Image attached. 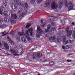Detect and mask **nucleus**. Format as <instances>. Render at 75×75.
I'll use <instances>...</instances> for the list:
<instances>
[{
    "instance_id": "f257e3e1",
    "label": "nucleus",
    "mask_w": 75,
    "mask_h": 75,
    "mask_svg": "<svg viewBox=\"0 0 75 75\" xmlns=\"http://www.w3.org/2000/svg\"><path fill=\"white\" fill-rule=\"evenodd\" d=\"M14 2L17 5H19L20 6H23L24 8H27L28 7V4L27 3H23L21 2L20 0H15Z\"/></svg>"
},
{
    "instance_id": "f03ea898",
    "label": "nucleus",
    "mask_w": 75,
    "mask_h": 75,
    "mask_svg": "<svg viewBox=\"0 0 75 75\" xmlns=\"http://www.w3.org/2000/svg\"><path fill=\"white\" fill-rule=\"evenodd\" d=\"M29 35H33V29L32 28L29 29L28 30L25 32V34L24 35L28 41H30L31 40V38L28 36Z\"/></svg>"
},
{
    "instance_id": "7ed1b4c3",
    "label": "nucleus",
    "mask_w": 75,
    "mask_h": 75,
    "mask_svg": "<svg viewBox=\"0 0 75 75\" xmlns=\"http://www.w3.org/2000/svg\"><path fill=\"white\" fill-rule=\"evenodd\" d=\"M65 6L66 7H68V6H69L68 8L69 11L70 10H73L74 5H73V4H72L71 2H70L68 4L67 2H66L65 4Z\"/></svg>"
},
{
    "instance_id": "20e7f679",
    "label": "nucleus",
    "mask_w": 75,
    "mask_h": 75,
    "mask_svg": "<svg viewBox=\"0 0 75 75\" xmlns=\"http://www.w3.org/2000/svg\"><path fill=\"white\" fill-rule=\"evenodd\" d=\"M62 40H63V42H65L66 40V37H65V36H64L61 38L59 37H57V40L58 42H61Z\"/></svg>"
},
{
    "instance_id": "39448f33",
    "label": "nucleus",
    "mask_w": 75,
    "mask_h": 75,
    "mask_svg": "<svg viewBox=\"0 0 75 75\" xmlns=\"http://www.w3.org/2000/svg\"><path fill=\"white\" fill-rule=\"evenodd\" d=\"M47 30L45 29V31L46 33H48V32H52L53 31L55 30V28H52L50 31V29L51 28V25H48L47 26Z\"/></svg>"
},
{
    "instance_id": "423d86ee",
    "label": "nucleus",
    "mask_w": 75,
    "mask_h": 75,
    "mask_svg": "<svg viewBox=\"0 0 75 75\" xmlns=\"http://www.w3.org/2000/svg\"><path fill=\"white\" fill-rule=\"evenodd\" d=\"M10 51L14 56H19V55H21V54L22 53V52L20 53L17 52L15 50H10Z\"/></svg>"
},
{
    "instance_id": "0eeeda50",
    "label": "nucleus",
    "mask_w": 75,
    "mask_h": 75,
    "mask_svg": "<svg viewBox=\"0 0 75 75\" xmlns=\"http://www.w3.org/2000/svg\"><path fill=\"white\" fill-rule=\"evenodd\" d=\"M18 35L15 36V37L16 38L17 41H18L20 40V36H23L24 35V33L21 32H18Z\"/></svg>"
},
{
    "instance_id": "6e6552de",
    "label": "nucleus",
    "mask_w": 75,
    "mask_h": 75,
    "mask_svg": "<svg viewBox=\"0 0 75 75\" xmlns=\"http://www.w3.org/2000/svg\"><path fill=\"white\" fill-rule=\"evenodd\" d=\"M63 5V3L59 1V5L57 6V10H60L62 8Z\"/></svg>"
},
{
    "instance_id": "1a4fd4ad",
    "label": "nucleus",
    "mask_w": 75,
    "mask_h": 75,
    "mask_svg": "<svg viewBox=\"0 0 75 75\" xmlns=\"http://www.w3.org/2000/svg\"><path fill=\"white\" fill-rule=\"evenodd\" d=\"M41 56H42V53H38L37 54V55H36V53H35L33 54V56L32 57H33V59H34V58H36L37 57H40Z\"/></svg>"
},
{
    "instance_id": "9d476101",
    "label": "nucleus",
    "mask_w": 75,
    "mask_h": 75,
    "mask_svg": "<svg viewBox=\"0 0 75 75\" xmlns=\"http://www.w3.org/2000/svg\"><path fill=\"white\" fill-rule=\"evenodd\" d=\"M66 32L67 33V35L68 37H71V34H72V32L71 31H69V28H67Z\"/></svg>"
},
{
    "instance_id": "9b49d317",
    "label": "nucleus",
    "mask_w": 75,
    "mask_h": 75,
    "mask_svg": "<svg viewBox=\"0 0 75 75\" xmlns=\"http://www.w3.org/2000/svg\"><path fill=\"white\" fill-rule=\"evenodd\" d=\"M51 7L53 9H55L57 8V4L56 2L53 1L51 4Z\"/></svg>"
},
{
    "instance_id": "f8f14e48",
    "label": "nucleus",
    "mask_w": 75,
    "mask_h": 75,
    "mask_svg": "<svg viewBox=\"0 0 75 75\" xmlns=\"http://www.w3.org/2000/svg\"><path fill=\"white\" fill-rule=\"evenodd\" d=\"M3 21H4L5 23H7V22H9L10 21L11 23H12V22L13 21V20H11L10 19H8L6 18H5L3 19Z\"/></svg>"
},
{
    "instance_id": "ddd939ff",
    "label": "nucleus",
    "mask_w": 75,
    "mask_h": 75,
    "mask_svg": "<svg viewBox=\"0 0 75 75\" xmlns=\"http://www.w3.org/2000/svg\"><path fill=\"white\" fill-rule=\"evenodd\" d=\"M37 32L38 33H40V34H42V31L41 29V28L39 26H37Z\"/></svg>"
},
{
    "instance_id": "4468645a",
    "label": "nucleus",
    "mask_w": 75,
    "mask_h": 75,
    "mask_svg": "<svg viewBox=\"0 0 75 75\" xmlns=\"http://www.w3.org/2000/svg\"><path fill=\"white\" fill-rule=\"evenodd\" d=\"M10 6L13 10H14V9H15L16 10H17V7L16 5L12 3L11 4Z\"/></svg>"
},
{
    "instance_id": "2eb2a0df",
    "label": "nucleus",
    "mask_w": 75,
    "mask_h": 75,
    "mask_svg": "<svg viewBox=\"0 0 75 75\" xmlns=\"http://www.w3.org/2000/svg\"><path fill=\"white\" fill-rule=\"evenodd\" d=\"M3 46L6 50H9V46L7 43H4Z\"/></svg>"
},
{
    "instance_id": "dca6fc26",
    "label": "nucleus",
    "mask_w": 75,
    "mask_h": 75,
    "mask_svg": "<svg viewBox=\"0 0 75 75\" xmlns=\"http://www.w3.org/2000/svg\"><path fill=\"white\" fill-rule=\"evenodd\" d=\"M56 39L55 38V36H54L52 37H50L49 38V40L50 41H52V40H53V41H55Z\"/></svg>"
},
{
    "instance_id": "f3484780",
    "label": "nucleus",
    "mask_w": 75,
    "mask_h": 75,
    "mask_svg": "<svg viewBox=\"0 0 75 75\" xmlns=\"http://www.w3.org/2000/svg\"><path fill=\"white\" fill-rule=\"evenodd\" d=\"M11 18L12 19L15 20L17 18V16H16V14H12L11 16Z\"/></svg>"
},
{
    "instance_id": "a211bd4d",
    "label": "nucleus",
    "mask_w": 75,
    "mask_h": 75,
    "mask_svg": "<svg viewBox=\"0 0 75 75\" xmlns=\"http://www.w3.org/2000/svg\"><path fill=\"white\" fill-rule=\"evenodd\" d=\"M50 0H47L45 5L46 7H48V6H50Z\"/></svg>"
},
{
    "instance_id": "6ab92c4d",
    "label": "nucleus",
    "mask_w": 75,
    "mask_h": 75,
    "mask_svg": "<svg viewBox=\"0 0 75 75\" xmlns=\"http://www.w3.org/2000/svg\"><path fill=\"white\" fill-rule=\"evenodd\" d=\"M24 16H25V13H23L22 14H21L19 16V20L22 19V18L24 17Z\"/></svg>"
},
{
    "instance_id": "aec40b11",
    "label": "nucleus",
    "mask_w": 75,
    "mask_h": 75,
    "mask_svg": "<svg viewBox=\"0 0 75 75\" xmlns=\"http://www.w3.org/2000/svg\"><path fill=\"white\" fill-rule=\"evenodd\" d=\"M41 24H40V25L42 27H44V26L45 25V23L44 22H43V21L42 20H41Z\"/></svg>"
},
{
    "instance_id": "412c9836",
    "label": "nucleus",
    "mask_w": 75,
    "mask_h": 75,
    "mask_svg": "<svg viewBox=\"0 0 75 75\" xmlns=\"http://www.w3.org/2000/svg\"><path fill=\"white\" fill-rule=\"evenodd\" d=\"M72 42V40H68L65 42V44H70Z\"/></svg>"
},
{
    "instance_id": "4be33fe9",
    "label": "nucleus",
    "mask_w": 75,
    "mask_h": 75,
    "mask_svg": "<svg viewBox=\"0 0 75 75\" xmlns=\"http://www.w3.org/2000/svg\"><path fill=\"white\" fill-rule=\"evenodd\" d=\"M22 41L24 42H27V41H26V39L25 38L23 37H22L21 38Z\"/></svg>"
},
{
    "instance_id": "5701e85b",
    "label": "nucleus",
    "mask_w": 75,
    "mask_h": 75,
    "mask_svg": "<svg viewBox=\"0 0 75 75\" xmlns=\"http://www.w3.org/2000/svg\"><path fill=\"white\" fill-rule=\"evenodd\" d=\"M9 42H10L11 44V45H14V42L11 40L10 39L9 40Z\"/></svg>"
},
{
    "instance_id": "b1692460",
    "label": "nucleus",
    "mask_w": 75,
    "mask_h": 75,
    "mask_svg": "<svg viewBox=\"0 0 75 75\" xmlns=\"http://www.w3.org/2000/svg\"><path fill=\"white\" fill-rule=\"evenodd\" d=\"M7 11H5L3 13L4 16H7Z\"/></svg>"
},
{
    "instance_id": "393cba45",
    "label": "nucleus",
    "mask_w": 75,
    "mask_h": 75,
    "mask_svg": "<svg viewBox=\"0 0 75 75\" xmlns=\"http://www.w3.org/2000/svg\"><path fill=\"white\" fill-rule=\"evenodd\" d=\"M71 45H67L65 46V48H67V49L68 48H71Z\"/></svg>"
},
{
    "instance_id": "a878e982",
    "label": "nucleus",
    "mask_w": 75,
    "mask_h": 75,
    "mask_svg": "<svg viewBox=\"0 0 75 75\" xmlns=\"http://www.w3.org/2000/svg\"><path fill=\"white\" fill-rule=\"evenodd\" d=\"M2 7H3L4 8V9H5V8H6L7 7V5L6 4H3V6Z\"/></svg>"
},
{
    "instance_id": "bb28decb",
    "label": "nucleus",
    "mask_w": 75,
    "mask_h": 75,
    "mask_svg": "<svg viewBox=\"0 0 75 75\" xmlns=\"http://www.w3.org/2000/svg\"><path fill=\"white\" fill-rule=\"evenodd\" d=\"M22 11V9L21 8H20L19 9L18 13V14H20L21 13V11Z\"/></svg>"
},
{
    "instance_id": "cd10ccee",
    "label": "nucleus",
    "mask_w": 75,
    "mask_h": 75,
    "mask_svg": "<svg viewBox=\"0 0 75 75\" xmlns=\"http://www.w3.org/2000/svg\"><path fill=\"white\" fill-rule=\"evenodd\" d=\"M30 26H31V24L30 23H28L26 25V28H28V27Z\"/></svg>"
},
{
    "instance_id": "c85d7f7f",
    "label": "nucleus",
    "mask_w": 75,
    "mask_h": 75,
    "mask_svg": "<svg viewBox=\"0 0 75 75\" xmlns=\"http://www.w3.org/2000/svg\"><path fill=\"white\" fill-rule=\"evenodd\" d=\"M35 0H31L30 3L32 4H33L34 2H35Z\"/></svg>"
},
{
    "instance_id": "c756f323",
    "label": "nucleus",
    "mask_w": 75,
    "mask_h": 75,
    "mask_svg": "<svg viewBox=\"0 0 75 75\" xmlns=\"http://www.w3.org/2000/svg\"><path fill=\"white\" fill-rule=\"evenodd\" d=\"M73 38L74 39H75V31H73Z\"/></svg>"
},
{
    "instance_id": "7c9ffc66",
    "label": "nucleus",
    "mask_w": 75,
    "mask_h": 75,
    "mask_svg": "<svg viewBox=\"0 0 75 75\" xmlns=\"http://www.w3.org/2000/svg\"><path fill=\"white\" fill-rule=\"evenodd\" d=\"M6 27V25H1L0 26V28H5Z\"/></svg>"
},
{
    "instance_id": "2f4dec72",
    "label": "nucleus",
    "mask_w": 75,
    "mask_h": 75,
    "mask_svg": "<svg viewBox=\"0 0 75 75\" xmlns=\"http://www.w3.org/2000/svg\"><path fill=\"white\" fill-rule=\"evenodd\" d=\"M4 10V8L3 6H2L0 8V10L1 11H3Z\"/></svg>"
},
{
    "instance_id": "473e14b6",
    "label": "nucleus",
    "mask_w": 75,
    "mask_h": 75,
    "mask_svg": "<svg viewBox=\"0 0 75 75\" xmlns=\"http://www.w3.org/2000/svg\"><path fill=\"white\" fill-rule=\"evenodd\" d=\"M51 65H53L54 64V62H51L49 63Z\"/></svg>"
},
{
    "instance_id": "72a5a7b5",
    "label": "nucleus",
    "mask_w": 75,
    "mask_h": 75,
    "mask_svg": "<svg viewBox=\"0 0 75 75\" xmlns=\"http://www.w3.org/2000/svg\"><path fill=\"white\" fill-rule=\"evenodd\" d=\"M42 1H43V0H38L37 1V3H41Z\"/></svg>"
},
{
    "instance_id": "f704fd0d",
    "label": "nucleus",
    "mask_w": 75,
    "mask_h": 75,
    "mask_svg": "<svg viewBox=\"0 0 75 75\" xmlns=\"http://www.w3.org/2000/svg\"><path fill=\"white\" fill-rule=\"evenodd\" d=\"M50 52H51V51H50V50H47L46 51V52H47V54H49L50 53Z\"/></svg>"
},
{
    "instance_id": "c9c22d12",
    "label": "nucleus",
    "mask_w": 75,
    "mask_h": 75,
    "mask_svg": "<svg viewBox=\"0 0 75 75\" xmlns=\"http://www.w3.org/2000/svg\"><path fill=\"white\" fill-rule=\"evenodd\" d=\"M4 2L5 3L7 4V3H8V1L7 0H4Z\"/></svg>"
},
{
    "instance_id": "e433bc0d",
    "label": "nucleus",
    "mask_w": 75,
    "mask_h": 75,
    "mask_svg": "<svg viewBox=\"0 0 75 75\" xmlns=\"http://www.w3.org/2000/svg\"><path fill=\"white\" fill-rule=\"evenodd\" d=\"M67 61L68 62H70L72 61V60H69L67 59Z\"/></svg>"
},
{
    "instance_id": "4c0bfd02",
    "label": "nucleus",
    "mask_w": 75,
    "mask_h": 75,
    "mask_svg": "<svg viewBox=\"0 0 75 75\" xmlns=\"http://www.w3.org/2000/svg\"><path fill=\"white\" fill-rule=\"evenodd\" d=\"M22 50H23V49L21 48H19L18 50V51H21Z\"/></svg>"
},
{
    "instance_id": "58836bf2",
    "label": "nucleus",
    "mask_w": 75,
    "mask_h": 75,
    "mask_svg": "<svg viewBox=\"0 0 75 75\" xmlns=\"http://www.w3.org/2000/svg\"><path fill=\"white\" fill-rule=\"evenodd\" d=\"M0 14H1V15H2L3 12H2V11H0Z\"/></svg>"
},
{
    "instance_id": "ea45409f",
    "label": "nucleus",
    "mask_w": 75,
    "mask_h": 75,
    "mask_svg": "<svg viewBox=\"0 0 75 75\" xmlns=\"http://www.w3.org/2000/svg\"><path fill=\"white\" fill-rule=\"evenodd\" d=\"M62 24H63V23H65V21L64 20H62Z\"/></svg>"
},
{
    "instance_id": "a19ab883",
    "label": "nucleus",
    "mask_w": 75,
    "mask_h": 75,
    "mask_svg": "<svg viewBox=\"0 0 75 75\" xmlns=\"http://www.w3.org/2000/svg\"><path fill=\"white\" fill-rule=\"evenodd\" d=\"M12 37H14L15 36V33H13L12 34Z\"/></svg>"
},
{
    "instance_id": "79ce46f5",
    "label": "nucleus",
    "mask_w": 75,
    "mask_h": 75,
    "mask_svg": "<svg viewBox=\"0 0 75 75\" xmlns=\"http://www.w3.org/2000/svg\"><path fill=\"white\" fill-rule=\"evenodd\" d=\"M65 46H62V48L64 50H65Z\"/></svg>"
},
{
    "instance_id": "37998d69",
    "label": "nucleus",
    "mask_w": 75,
    "mask_h": 75,
    "mask_svg": "<svg viewBox=\"0 0 75 75\" xmlns=\"http://www.w3.org/2000/svg\"><path fill=\"white\" fill-rule=\"evenodd\" d=\"M58 30H59V29H61V28H60V26H58Z\"/></svg>"
},
{
    "instance_id": "c03bdc74",
    "label": "nucleus",
    "mask_w": 75,
    "mask_h": 75,
    "mask_svg": "<svg viewBox=\"0 0 75 75\" xmlns=\"http://www.w3.org/2000/svg\"><path fill=\"white\" fill-rule=\"evenodd\" d=\"M51 24L52 25H54V24H55L54 23H51Z\"/></svg>"
},
{
    "instance_id": "a18cd8bd",
    "label": "nucleus",
    "mask_w": 75,
    "mask_h": 75,
    "mask_svg": "<svg viewBox=\"0 0 75 75\" xmlns=\"http://www.w3.org/2000/svg\"><path fill=\"white\" fill-rule=\"evenodd\" d=\"M6 34L7 33H6L4 35H2L1 36V37H3V36H4V35H6Z\"/></svg>"
},
{
    "instance_id": "49530a36",
    "label": "nucleus",
    "mask_w": 75,
    "mask_h": 75,
    "mask_svg": "<svg viewBox=\"0 0 75 75\" xmlns=\"http://www.w3.org/2000/svg\"><path fill=\"white\" fill-rule=\"evenodd\" d=\"M72 25H74V24H75V23L73 22L71 23Z\"/></svg>"
},
{
    "instance_id": "de8ad7c7",
    "label": "nucleus",
    "mask_w": 75,
    "mask_h": 75,
    "mask_svg": "<svg viewBox=\"0 0 75 75\" xmlns=\"http://www.w3.org/2000/svg\"><path fill=\"white\" fill-rule=\"evenodd\" d=\"M1 22H3V21H2V20L1 19H0V23Z\"/></svg>"
},
{
    "instance_id": "09e8293b",
    "label": "nucleus",
    "mask_w": 75,
    "mask_h": 75,
    "mask_svg": "<svg viewBox=\"0 0 75 75\" xmlns=\"http://www.w3.org/2000/svg\"><path fill=\"white\" fill-rule=\"evenodd\" d=\"M4 33H5V31L3 33H2V34H4Z\"/></svg>"
},
{
    "instance_id": "8fccbe9b",
    "label": "nucleus",
    "mask_w": 75,
    "mask_h": 75,
    "mask_svg": "<svg viewBox=\"0 0 75 75\" xmlns=\"http://www.w3.org/2000/svg\"><path fill=\"white\" fill-rule=\"evenodd\" d=\"M61 35V34L60 33H58L57 34V35Z\"/></svg>"
},
{
    "instance_id": "3c124183",
    "label": "nucleus",
    "mask_w": 75,
    "mask_h": 75,
    "mask_svg": "<svg viewBox=\"0 0 75 75\" xmlns=\"http://www.w3.org/2000/svg\"><path fill=\"white\" fill-rule=\"evenodd\" d=\"M1 43H0V46L1 47Z\"/></svg>"
},
{
    "instance_id": "603ef678",
    "label": "nucleus",
    "mask_w": 75,
    "mask_h": 75,
    "mask_svg": "<svg viewBox=\"0 0 75 75\" xmlns=\"http://www.w3.org/2000/svg\"><path fill=\"white\" fill-rule=\"evenodd\" d=\"M51 17H50V20L51 19Z\"/></svg>"
},
{
    "instance_id": "864d4df0",
    "label": "nucleus",
    "mask_w": 75,
    "mask_h": 75,
    "mask_svg": "<svg viewBox=\"0 0 75 75\" xmlns=\"http://www.w3.org/2000/svg\"><path fill=\"white\" fill-rule=\"evenodd\" d=\"M34 51V50H32L31 51Z\"/></svg>"
},
{
    "instance_id": "5fc2aeb1",
    "label": "nucleus",
    "mask_w": 75,
    "mask_h": 75,
    "mask_svg": "<svg viewBox=\"0 0 75 75\" xmlns=\"http://www.w3.org/2000/svg\"><path fill=\"white\" fill-rule=\"evenodd\" d=\"M38 38H40V36H39L38 37Z\"/></svg>"
},
{
    "instance_id": "6e6d98bb",
    "label": "nucleus",
    "mask_w": 75,
    "mask_h": 75,
    "mask_svg": "<svg viewBox=\"0 0 75 75\" xmlns=\"http://www.w3.org/2000/svg\"><path fill=\"white\" fill-rule=\"evenodd\" d=\"M38 75H40V74H38Z\"/></svg>"
},
{
    "instance_id": "4d7b16f0",
    "label": "nucleus",
    "mask_w": 75,
    "mask_h": 75,
    "mask_svg": "<svg viewBox=\"0 0 75 75\" xmlns=\"http://www.w3.org/2000/svg\"><path fill=\"white\" fill-rule=\"evenodd\" d=\"M68 55H71V54H68Z\"/></svg>"
},
{
    "instance_id": "13d9d810",
    "label": "nucleus",
    "mask_w": 75,
    "mask_h": 75,
    "mask_svg": "<svg viewBox=\"0 0 75 75\" xmlns=\"http://www.w3.org/2000/svg\"><path fill=\"white\" fill-rule=\"evenodd\" d=\"M74 75H75V74Z\"/></svg>"
},
{
    "instance_id": "bf43d9fd",
    "label": "nucleus",
    "mask_w": 75,
    "mask_h": 75,
    "mask_svg": "<svg viewBox=\"0 0 75 75\" xmlns=\"http://www.w3.org/2000/svg\"><path fill=\"white\" fill-rule=\"evenodd\" d=\"M5 33H6V31H5Z\"/></svg>"
}]
</instances>
